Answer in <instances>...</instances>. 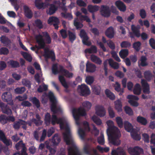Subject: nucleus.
I'll use <instances>...</instances> for the list:
<instances>
[{
  "label": "nucleus",
  "instance_id": "1",
  "mask_svg": "<svg viewBox=\"0 0 155 155\" xmlns=\"http://www.w3.org/2000/svg\"><path fill=\"white\" fill-rule=\"evenodd\" d=\"M48 97L51 103V110L53 114L51 118V123L53 125H54L56 123L59 124L61 129H65V132L63 134L64 140L67 145H71L68 148V155H81L72 137L68 124L67 123L64 126L63 119L62 118H58L55 115L57 113L61 112V109L60 107H57L56 99L53 93L49 92L48 94Z\"/></svg>",
  "mask_w": 155,
  "mask_h": 155
},
{
  "label": "nucleus",
  "instance_id": "2",
  "mask_svg": "<svg viewBox=\"0 0 155 155\" xmlns=\"http://www.w3.org/2000/svg\"><path fill=\"white\" fill-rule=\"evenodd\" d=\"M108 127L107 130V133L109 142L115 146H118L120 143L119 139L121 136V134L119 129L114 126L113 122L111 120H108L106 122Z\"/></svg>",
  "mask_w": 155,
  "mask_h": 155
},
{
  "label": "nucleus",
  "instance_id": "3",
  "mask_svg": "<svg viewBox=\"0 0 155 155\" xmlns=\"http://www.w3.org/2000/svg\"><path fill=\"white\" fill-rule=\"evenodd\" d=\"M42 35L38 34L35 36V39L38 46L35 45L34 46L35 49L39 50L45 48L46 44H50L51 40L48 33L46 31L43 32Z\"/></svg>",
  "mask_w": 155,
  "mask_h": 155
},
{
  "label": "nucleus",
  "instance_id": "4",
  "mask_svg": "<svg viewBox=\"0 0 155 155\" xmlns=\"http://www.w3.org/2000/svg\"><path fill=\"white\" fill-rule=\"evenodd\" d=\"M72 114L76 123L78 125H79V120L80 117L85 116L86 115V110L84 108L80 107L78 109L74 108L72 110Z\"/></svg>",
  "mask_w": 155,
  "mask_h": 155
},
{
  "label": "nucleus",
  "instance_id": "5",
  "mask_svg": "<svg viewBox=\"0 0 155 155\" xmlns=\"http://www.w3.org/2000/svg\"><path fill=\"white\" fill-rule=\"evenodd\" d=\"M15 147L17 150H19L21 147H22V149L21 150V153L17 152L14 153L13 155H28L26 153V148L25 144L23 143L22 140H20L15 145Z\"/></svg>",
  "mask_w": 155,
  "mask_h": 155
},
{
  "label": "nucleus",
  "instance_id": "6",
  "mask_svg": "<svg viewBox=\"0 0 155 155\" xmlns=\"http://www.w3.org/2000/svg\"><path fill=\"white\" fill-rule=\"evenodd\" d=\"M100 12L101 15L105 18H108L111 15V10L110 8L107 5H101Z\"/></svg>",
  "mask_w": 155,
  "mask_h": 155
},
{
  "label": "nucleus",
  "instance_id": "7",
  "mask_svg": "<svg viewBox=\"0 0 155 155\" xmlns=\"http://www.w3.org/2000/svg\"><path fill=\"white\" fill-rule=\"evenodd\" d=\"M2 98L4 102H8V104L10 105H13L12 95L10 92H5L3 93L2 95Z\"/></svg>",
  "mask_w": 155,
  "mask_h": 155
},
{
  "label": "nucleus",
  "instance_id": "8",
  "mask_svg": "<svg viewBox=\"0 0 155 155\" xmlns=\"http://www.w3.org/2000/svg\"><path fill=\"white\" fill-rule=\"evenodd\" d=\"M78 89L81 95L83 96H87L91 93L88 87L85 84H82L81 85H79L78 86Z\"/></svg>",
  "mask_w": 155,
  "mask_h": 155
},
{
  "label": "nucleus",
  "instance_id": "9",
  "mask_svg": "<svg viewBox=\"0 0 155 155\" xmlns=\"http://www.w3.org/2000/svg\"><path fill=\"white\" fill-rule=\"evenodd\" d=\"M79 36L82 39V42L84 45L87 46L91 45V42L88 41L89 38L84 30L81 29L80 31Z\"/></svg>",
  "mask_w": 155,
  "mask_h": 155
},
{
  "label": "nucleus",
  "instance_id": "10",
  "mask_svg": "<svg viewBox=\"0 0 155 155\" xmlns=\"http://www.w3.org/2000/svg\"><path fill=\"white\" fill-rule=\"evenodd\" d=\"M129 153L131 155H140L143 152V149L138 147L135 146L134 147H130L128 148Z\"/></svg>",
  "mask_w": 155,
  "mask_h": 155
},
{
  "label": "nucleus",
  "instance_id": "11",
  "mask_svg": "<svg viewBox=\"0 0 155 155\" xmlns=\"http://www.w3.org/2000/svg\"><path fill=\"white\" fill-rule=\"evenodd\" d=\"M83 150L84 153L87 154L96 155L97 154L96 150L88 145H85L84 147Z\"/></svg>",
  "mask_w": 155,
  "mask_h": 155
},
{
  "label": "nucleus",
  "instance_id": "12",
  "mask_svg": "<svg viewBox=\"0 0 155 155\" xmlns=\"http://www.w3.org/2000/svg\"><path fill=\"white\" fill-rule=\"evenodd\" d=\"M44 56L45 58H51L52 61L55 60L54 53L53 51H50L48 48H45L44 50Z\"/></svg>",
  "mask_w": 155,
  "mask_h": 155
},
{
  "label": "nucleus",
  "instance_id": "13",
  "mask_svg": "<svg viewBox=\"0 0 155 155\" xmlns=\"http://www.w3.org/2000/svg\"><path fill=\"white\" fill-rule=\"evenodd\" d=\"M0 107L3 113L8 115L12 114V111L9 107L7 104L1 101H0Z\"/></svg>",
  "mask_w": 155,
  "mask_h": 155
},
{
  "label": "nucleus",
  "instance_id": "14",
  "mask_svg": "<svg viewBox=\"0 0 155 155\" xmlns=\"http://www.w3.org/2000/svg\"><path fill=\"white\" fill-rule=\"evenodd\" d=\"M131 30L132 32L130 33V37L131 38H134V35L137 38L140 36V28L132 25L131 26Z\"/></svg>",
  "mask_w": 155,
  "mask_h": 155
},
{
  "label": "nucleus",
  "instance_id": "15",
  "mask_svg": "<svg viewBox=\"0 0 155 155\" xmlns=\"http://www.w3.org/2000/svg\"><path fill=\"white\" fill-rule=\"evenodd\" d=\"M95 110L97 114L100 117H103L105 115L104 108L101 105H97L95 107Z\"/></svg>",
  "mask_w": 155,
  "mask_h": 155
},
{
  "label": "nucleus",
  "instance_id": "16",
  "mask_svg": "<svg viewBox=\"0 0 155 155\" xmlns=\"http://www.w3.org/2000/svg\"><path fill=\"white\" fill-rule=\"evenodd\" d=\"M0 141H2L7 146L12 144L10 139H7L5 133L1 130H0Z\"/></svg>",
  "mask_w": 155,
  "mask_h": 155
},
{
  "label": "nucleus",
  "instance_id": "17",
  "mask_svg": "<svg viewBox=\"0 0 155 155\" xmlns=\"http://www.w3.org/2000/svg\"><path fill=\"white\" fill-rule=\"evenodd\" d=\"M115 5L120 12H124L126 10L125 5L120 0L116 1L115 2Z\"/></svg>",
  "mask_w": 155,
  "mask_h": 155
},
{
  "label": "nucleus",
  "instance_id": "18",
  "mask_svg": "<svg viewBox=\"0 0 155 155\" xmlns=\"http://www.w3.org/2000/svg\"><path fill=\"white\" fill-rule=\"evenodd\" d=\"M141 84L143 87L144 93L149 94L150 93L149 85L147 82L144 79H142Z\"/></svg>",
  "mask_w": 155,
  "mask_h": 155
},
{
  "label": "nucleus",
  "instance_id": "19",
  "mask_svg": "<svg viewBox=\"0 0 155 155\" xmlns=\"http://www.w3.org/2000/svg\"><path fill=\"white\" fill-rule=\"evenodd\" d=\"M35 7L38 9H44L46 7V4L43 0H35Z\"/></svg>",
  "mask_w": 155,
  "mask_h": 155
},
{
  "label": "nucleus",
  "instance_id": "20",
  "mask_svg": "<svg viewBox=\"0 0 155 155\" xmlns=\"http://www.w3.org/2000/svg\"><path fill=\"white\" fill-rule=\"evenodd\" d=\"M96 66L92 63L88 62L86 64V71L88 73H93L96 71Z\"/></svg>",
  "mask_w": 155,
  "mask_h": 155
},
{
  "label": "nucleus",
  "instance_id": "21",
  "mask_svg": "<svg viewBox=\"0 0 155 155\" xmlns=\"http://www.w3.org/2000/svg\"><path fill=\"white\" fill-rule=\"evenodd\" d=\"M59 70L60 72L63 74L66 77L68 78L72 77L73 75V73L69 72L68 71L64 69L62 66H60Z\"/></svg>",
  "mask_w": 155,
  "mask_h": 155
},
{
  "label": "nucleus",
  "instance_id": "22",
  "mask_svg": "<svg viewBox=\"0 0 155 155\" xmlns=\"http://www.w3.org/2000/svg\"><path fill=\"white\" fill-rule=\"evenodd\" d=\"M25 16L28 18L31 19L33 16V13L29 7L27 5L23 6Z\"/></svg>",
  "mask_w": 155,
  "mask_h": 155
},
{
  "label": "nucleus",
  "instance_id": "23",
  "mask_svg": "<svg viewBox=\"0 0 155 155\" xmlns=\"http://www.w3.org/2000/svg\"><path fill=\"white\" fill-rule=\"evenodd\" d=\"M106 35L110 38H112L114 36V33L113 28L110 26L105 31Z\"/></svg>",
  "mask_w": 155,
  "mask_h": 155
},
{
  "label": "nucleus",
  "instance_id": "24",
  "mask_svg": "<svg viewBox=\"0 0 155 155\" xmlns=\"http://www.w3.org/2000/svg\"><path fill=\"white\" fill-rule=\"evenodd\" d=\"M58 8V7L54 4H50L48 10L47 11V13L50 15H52L55 12Z\"/></svg>",
  "mask_w": 155,
  "mask_h": 155
},
{
  "label": "nucleus",
  "instance_id": "25",
  "mask_svg": "<svg viewBox=\"0 0 155 155\" xmlns=\"http://www.w3.org/2000/svg\"><path fill=\"white\" fill-rule=\"evenodd\" d=\"M144 76L145 79L148 81H151L154 76L150 70L145 71L144 73Z\"/></svg>",
  "mask_w": 155,
  "mask_h": 155
},
{
  "label": "nucleus",
  "instance_id": "26",
  "mask_svg": "<svg viewBox=\"0 0 155 155\" xmlns=\"http://www.w3.org/2000/svg\"><path fill=\"white\" fill-rule=\"evenodd\" d=\"M108 61L109 64L111 68L115 70L119 68V64L117 62L114 61L112 59L110 58L109 59Z\"/></svg>",
  "mask_w": 155,
  "mask_h": 155
},
{
  "label": "nucleus",
  "instance_id": "27",
  "mask_svg": "<svg viewBox=\"0 0 155 155\" xmlns=\"http://www.w3.org/2000/svg\"><path fill=\"white\" fill-rule=\"evenodd\" d=\"M88 11L90 13H93L97 11L99 8V7L96 5H89L87 6Z\"/></svg>",
  "mask_w": 155,
  "mask_h": 155
},
{
  "label": "nucleus",
  "instance_id": "28",
  "mask_svg": "<svg viewBox=\"0 0 155 155\" xmlns=\"http://www.w3.org/2000/svg\"><path fill=\"white\" fill-rule=\"evenodd\" d=\"M84 51L85 53H96L97 52V48L95 46L92 45L90 48L86 49Z\"/></svg>",
  "mask_w": 155,
  "mask_h": 155
},
{
  "label": "nucleus",
  "instance_id": "29",
  "mask_svg": "<svg viewBox=\"0 0 155 155\" xmlns=\"http://www.w3.org/2000/svg\"><path fill=\"white\" fill-rule=\"evenodd\" d=\"M124 127L127 132H131L133 130L132 124L128 121H125L124 122Z\"/></svg>",
  "mask_w": 155,
  "mask_h": 155
},
{
  "label": "nucleus",
  "instance_id": "30",
  "mask_svg": "<svg viewBox=\"0 0 155 155\" xmlns=\"http://www.w3.org/2000/svg\"><path fill=\"white\" fill-rule=\"evenodd\" d=\"M61 141L60 138L58 136L57 134H55L53 137L52 139V142L54 146H57Z\"/></svg>",
  "mask_w": 155,
  "mask_h": 155
},
{
  "label": "nucleus",
  "instance_id": "31",
  "mask_svg": "<svg viewBox=\"0 0 155 155\" xmlns=\"http://www.w3.org/2000/svg\"><path fill=\"white\" fill-rule=\"evenodd\" d=\"M91 61L95 63L101 65L102 63V61L100 58L94 55H92L91 57Z\"/></svg>",
  "mask_w": 155,
  "mask_h": 155
},
{
  "label": "nucleus",
  "instance_id": "32",
  "mask_svg": "<svg viewBox=\"0 0 155 155\" xmlns=\"http://www.w3.org/2000/svg\"><path fill=\"white\" fill-rule=\"evenodd\" d=\"M105 94L107 97L112 100H114L115 99V96L109 89H107L105 90Z\"/></svg>",
  "mask_w": 155,
  "mask_h": 155
},
{
  "label": "nucleus",
  "instance_id": "33",
  "mask_svg": "<svg viewBox=\"0 0 155 155\" xmlns=\"http://www.w3.org/2000/svg\"><path fill=\"white\" fill-rule=\"evenodd\" d=\"M114 89L118 92H120L119 95H122L124 92V89L120 87V84L118 82H116L114 85Z\"/></svg>",
  "mask_w": 155,
  "mask_h": 155
},
{
  "label": "nucleus",
  "instance_id": "34",
  "mask_svg": "<svg viewBox=\"0 0 155 155\" xmlns=\"http://www.w3.org/2000/svg\"><path fill=\"white\" fill-rule=\"evenodd\" d=\"M137 121L143 125H146L147 124V120L145 118L140 116H138L137 118Z\"/></svg>",
  "mask_w": 155,
  "mask_h": 155
},
{
  "label": "nucleus",
  "instance_id": "35",
  "mask_svg": "<svg viewBox=\"0 0 155 155\" xmlns=\"http://www.w3.org/2000/svg\"><path fill=\"white\" fill-rule=\"evenodd\" d=\"M141 88L139 84L137 83L135 85L133 90L134 94L136 95H139L141 93Z\"/></svg>",
  "mask_w": 155,
  "mask_h": 155
},
{
  "label": "nucleus",
  "instance_id": "36",
  "mask_svg": "<svg viewBox=\"0 0 155 155\" xmlns=\"http://www.w3.org/2000/svg\"><path fill=\"white\" fill-rule=\"evenodd\" d=\"M48 22L49 24L51 25L53 24L52 23H59V21L58 18L52 16L50 17L48 20Z\"/></svg>",
  "mask_w": 155,
  "mask_h": 155
},
{
  "label": "nucleus",
  "instance_id": "37",
  "mask_svg": "<svg viewBox=\"0 0 155 155\" xmlns=\"http://www.w3.org/2000/svg\"><path fill=\"white\" fill-rule=\"evenodd\" d=\"M128 54V50L127 49H122L119 52L120 57L123 59L125 58Z\"/></svg>",
  "mask_w": 155,
  "mask_h": 155
},
{
  "label": "nucleus",
  "instance_id": "38",
  "mask_svg": "<svg viewBox=\"0 0 155 155\" xmlns=\"http://www.w3.org/2000/svg\"><path fill=\"white\" fill-rule=\"evenodd\" d=\"M82 106L84 108L87 110H89L91 108L92 106V104L91 103L88 101H85L82 103Z\"/></svg>",
  "mask_w": 155,
  "mask_h": 155
},
{
  "label": "nucleus",
  "instance_id": "39",
  "mask_svg": "<svg viewBox=\"0 0 155 155\" xmlns=\"http://www.w3.org/2000/svg\"><path fill=\"white\" fill-rule=\"evenodd\" d=\"M78 18H75L74 21V25L75 27L77 29H80L83 27V24L79 22Z\"/></svg>",
  "mask_w": 155,
  "mask_h": 155
},
{
  "label": "nucleus",
  "instance_id": "40",
  "mask_svg": "<svg viewBox=\"0 0 155 155\" xmlns=\"http://www.w3.org/2000/svg\"><path fill=\"white\" fill-rule=\"evenodd\" d=\"M69 41L73 43L76 39V36L75 33L72 32L70 31H68Z\"/></svg>",
  "mask_w": 155,
  "mask_h": 155
},
{
  "label": "nucleus",
  "instance_id": "41",
  "mask_svg": "<svg viewBox=\"0 0 155 155\" xmlns=\"http://www.w3.org/2000/svg\"><path fill=\"white\" fill-rule=\"evenodd\" d=\"M0 41L2 43L7 45L10 42V41L9 38L5 35H2L0 37Z\"/></svg>",
  "mask_w": 155,
  "mask_h": 155
},
{
  "label": "nucleus",
  "instance_id": "42",
  "mask_svg": "<svg viewBox=\"0 0 155 155\" xmlns=\"http://www.w3.org/2000/svg\"><path fill=\"white\" fill-rule=\"evenodd\" d=\"M147 58L146 57L144 56H142L140 60V65L143 67L147 66L148 63L147 62Z\"/></svg>",
  "mask_w": 155,
  "mask_h": 155
},
{
  "label": "nucleus",
  "instance_id": "43",
  "mask_svg": "<svg viewBox=\"0 0 155 155\" xmlns=\"http://www.w3.org/2000/svg\"><path fill=\"white\" fill-rule=\"evenodd\" d=\"M115 109L118 111H120L122 110V105L121 101L118 100L114 102Z\"/></svg>",
  "mask_w": 155,
  "mask_h": 155
},
{
  "label": "nucleus",
  "instance_id": "44",
  "mask_svg": "<svg viewBox=\"0 0 155 155\" xmlns=\"http://www.w3.org/2000/svg\"><path fill=\"white\" fill-rule=\"evenodd\" d=\"M97 142L100 145H104L105 143L104 135L101 133L100 136L97 138Z\"/></svg>",
  "mask_w": 155,
  "mask_h": 155
},
{
  "label": "nucleus",
  "instance_id": "45",
  "mask_svg": "<svg viewBox=\"0 0 155 155\" xmlns=\"http://www.w3.org/2000/svg\"><path fill=\"white\" fill-rule=\"evenodd\" d=\"M30 101L37 108H38L40 107V104L39 101L36 97H32Z\"/></svg>",
  "mask_w": 155,
  "mask_h": 155
},
{
  "label": "nucleus",
  "instance_id": "46",
  "mask_svg": "<svg viewBox=\"0 0 155 155\" xmlns=\"http://www.w3.org/2000/svg\"><path fill=\"white\" fill-rule=\"evenodd\" d=\"M59 79L62 85L65 88L68 87V85L65 79L62 75H60L59 76Z\"/></svg>",
  "mask_w": 155,
  "mask_h": 155
},
{
  "label": "nucleus",
  "instance_id": "47",
  "mask_svg": "<svg viewBox=\"0 0 155 155\" xmlns=\"http://www.w3.org/2000/svg\"><path fill=\"white\" fill-rule=\"evenodd\" d=\"M44 120L45 124L47 125L50 124L51 121V117L49 113H47L45 115Z\"/></svg>",
  "mask_w": 155,
  "mask_h": 155
},
{
  "label": "nucleus",
  "instance_id": "48",
  "mask_svg": "<svg viewBox=\"0 0 155 155\" xmlns=\"http://www.w3.org/2000/svg\"><path fill=\"white\" fill-rule=\"evenodd\" d=\"M26 89L24 87H17L15 89V93L17 94H21L23 93Z\"/></svg>",
  "mask_w": 155,
  "mask_h": 155
},
{
  "label": "nucleus",
  "instance_id": "49",
  "mask_svg": "<svg viewBox=\"0 0 155 155\" xmlns=\"http://www.w3.org/2000/svg\"><path fill=\"white\" fill-rule=\"evenodd\" d=\"M91 119L97 125H100L102 124L101 120L95 115L92 116L91 117Z\"/></svg>",
  "mask_w": 155,
  "mask_h": 155
},
{
  "label": "nucleus",
  "instance_id": "50",
  "mask_svg": "<svg viewBox=\"0 0 155 155\" xmlns=\"http://www.w3.org/2000/svg\"><path fill=\"white\" fill-rule=\"evenodd\" d=\"M10 64L13 68H18L20 67L19 63L16 61L11 60L9 62Z\"/></svg>",
  "mask_w": 155,
  "mask_h": 155
},
{
  "label": "nucleus",
  "instance_id": "51",
  "mask_svg": "<svg viewBox=\"0 0 155 155\" xmlns=\"http://www.w3.org/2000/svg\"><path fill=\"white\" fill-rule=\"evenodd\" d=\"M141 45V43L140 41L136 42L133 44V48L136 51H139L140 49Z\"/></svg>",
  "mask_w": 155,
  "mask_h": 155
},
{
  "label": "nucleus",
  "instance_id": "52",
  "mask_svg": "<svg viewBox=\"0 0 155 155\" xmlns=\"http://www.w3.org/2000/svg\"><path fill=\"white\" fill-rule=\"evenodd\" d=\"M0 123L3 125H4L7 123V117L4 114H1L0 115Z\"/></svg>",
  "mask_w": 155,
  "mask_h": 155
},
{
  "label": "nucleus",
  "instance_id": "53",
  "mask_svg": "<svg viewBox=\"0 0 155 155\" xmlns=\"http://www.w3.org/2000/svg\"><path fill=\"white\" fill-rule=\"evenodd\" d=\"M93 92L96 95H99L101 93V87L99 86H95L92 88Z\"/></svg>",
  "mask_w": 155,
  "mask_h": 155
},
{
  "label": "nucleus",
  "instance_id": "54",
  "mask_svg": "<svg viewBox=\"0 0 155 155\" xmlns=\"http://www.w3.org/2000/svg\"><path fill=\"white\" fill-rule=\"evenodd\" d=\"M78 134L81 139L84 140L85 136L84 130L81 128L79 127L78 130Z\"/></svg>",
  "mask_w": 155,
  "mask_h": 155
},
{
  "label": "nucleus",
  "instance_id": "55",
  "mask_svg": "<svg viewBox=\"0 0 155 155\" xmlns=\"http://www.w3.org/2000/svg\"><path fill=\"white\" fill-rule=\"evenodd\" d=\"M61 15L62 17L65 18H68L69 20H71L73 18V16L71 13H69L61 12Z\"/></svg>",
  "mask_w": 155,
  "mask_h": 155
},
{
  "label": "nucleus",
  "instance_id": "56",
  "mask_svg": "<svg viewBox=\"0 0 155 155\" xmlns=\"http://www.w3.org/2000/svg\"><path fill=\"white\" fill-rule=\"evenodd\" d=\"M20 120L25 123H26V124H28V125L30 126H32V123H34L36 126H38L36 124L37 123L36 122V119L33 118L31 119V120H28L27 121H25L23 120Z\"/></svg>",
  "mask_w": 155,
  "mask_h": 155
},
{
  "label": "nucleus",
  "instance_id": "57",
  "mask_svg": "<svg viewBox=\"0 0 155 155\" xmlns=\"http://www.w3.org/2000/svg\"><path fill=\"white\" fill-rule=\"evenodd\" d=\"M48 89V86L44 84L41 85H40L38 88L37 91L38 92L41 93L46 91Z\"/></svg>",
  "mask_w": 155,
  "mask_h": 155
},
{
  "label": "nucleus",
  "instance_id": "58",
  "mask_svg": "<svg viewBox=\"0 0 155 155\" xmlns=\"http://www.w3.org/2000/svg\"><path fill=\"white\" fill-rule=\"evenodd\" d=\"M116 121L118 126L120 128L123 127V123L122 118L120 117H117L116 118Z\"/></svg>",
  "mask_w": 155,
  "mask_h": 155
},
{
  "label": "nucleus",
  "instance_id": "59",
  "mask_svg": "<svg viewBox=\"0 0 155 155\" xmlns=\"http://www.w3.org/2000/svg\"><path fill=\"white\" fill-rule=\"evenodd\" d=\"M124 110L126 113L130 116L132 115L133 114V112L130 107L125 106L124 107Z\"/></svg>",
  "mask_w": 155,
  "mask_h": 155
},
{
  "label": "nucleus",
  "instance_id": "60",
  "mask_svg": "<svg viewBox=\"0 0 155 155\" xmlns=\"http://www.w3.org/2000/svg\"><path fill=\"white\" fill-rule=\"evenodd\" d=\"M35 23L36 26L39 29H41L43 28L42 22L40 19H36L35 20Z\"/></svg>",
  "mask_w": 155,
  "mask_h": 155
},
{
  "label": "nucleus",
  "instance_id": "61",
  "mask_svg": "<svg viewBox=\"0 0 155 155\" xmlns=\"http://www.w3.org/2000/svg\"><path fill=\"white\" fill-rule=\"evenodd\" d=\"M120 45L121 48H127L130 47L131 45L128 41H123L120 43Z\"/></svg>",
  "mask_w": 155,
  "mask_h": 155
},
{
  "label": "nucleus",
  "instance_id": "62",
  "mask_svg": "<svg viewBox=\"0 0 155 155\" xmlns=\"http://www.w3.org/2000/svg\"><path fill=\"white\" fill-rule=\"evenodd\" d=\"M94 78L93 77L89 76L86 77L85 81L87 84L91 85L94 82Z\"/></svg>",
  "mask_w": 155,
  "mask_h": 155
},
{
  "label": "nucleus",
  "instance_id": "63",
  "mask_svg": "<svg viewBox=\"0 0 155 155\" xmlns=\"http://www.w3.org/2000/svg\"><path fill=\"white\" fill-rule=\"evenodd\" d=\"M112 155H126L125 152L123 150H121L117 153L116 150H113L111 152Z\"/></svg>",
  "mask_w": 155,
  "mask_h": 155
},
{
  "label": "nucleus",
  "instance_id": "64",
  "mask_svg": "<svg viewBox=\"0 0 155 155\" xmlns=\"http://www.w3.org/2000/svg\"><path fill=\"white\" fill-rule=\"evenodd\" d=\"M9 53L8 49L5 47H2L0 48V54L1 55H7Z\"/></svg>",
  "mask_w": 155,
  "mask_h": 155
}]
</instances>
